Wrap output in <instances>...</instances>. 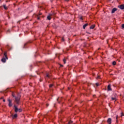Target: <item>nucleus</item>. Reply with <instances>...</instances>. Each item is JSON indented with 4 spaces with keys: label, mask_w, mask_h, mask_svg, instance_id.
Returning <instances> with one entry per match:
<instances>
[{
    "label": "nucleus",
    "mask_w": 124,
    "mask_h": 124,
    "mask_svg": "<svg viewBox=\"0 0 124 124\" xmlns=\"http://www.w3.org/2000/svg\"><path fill=\"white\" fill-rule=\"evenodd\" d=\"M80 19H82V17H81Z\"/></svg>",
    "instance_id": "obj_44"
},
{
    "label": "nucleus",
    "mask_w": 124,
    "mask_h": 124,
    "mask_svg": "<svg viewBox=\"0 0 124 124\" xmlns=\"http://www.w3.org/2000/svg\"><path fill=\"white\" fill-rule=\"evenodd\" d=\"M51 2H52L53 0H50Z\"/></svg>",
    "instance_id": "obj_37"
},
{
    "label": "nucleus",
    "mask_w": 124,
    "mask_h": 124,
    "mask_svg": "<svg viewBox=\"0 0 124 124\" xmlns=\"http://www.w3.org/2000/svg\"><path fill=\"white\" fill-rule=\"evenodd\" d=\"M20 94H18V96L17 97H16V99H15V102L16 103V104L19 105L20 103Z\"/></svg>",
    "instance_id": "obj_1"
},
{
    "label": "nucleus",
    "mask_w": 124,
    "mask_h": 124,
    "mask_svg": "<svg viewBox=\"0 0 124 124\" xmlns=\"http://www.w3.org/2000/svg\"><path fill=\"white\" fill-rule=\"evenodd\" d=\"M26 45H27V44H25L24 45V48H25V46H26Z\"/></svg>",
    "instance_id": "obj_34"
},
{
    "label": "nucleus",
    "mask_w": 124,
    "mask_h": 124,
    "mask_svg": "<svg viewBox=\"0 0 124 124\" xmlns=\"http://www.w3.org/2000/svg\"><path fill=\"white\" fill-rule=\"evenodd\" d=\"M0 99H3V97H1Z\"/></svg>",
    "instance_id": "obj_35"
},
{
    "label": "nucleus",
    "mask_w": 124,
    "mask_h": 124,
    "mask_svg": "<svg viewBox=\"0 0 124 124\" xmlns=\"http://www.w3.org/2000/svg\"><path fill=\"white\" fill-rule=\"evenodd\" d=\"M63 62H64V63H66V59H65V58H64L63 60Z\"/></svg>",
    "instance_id": "obj_18"
},
{
    "label": "nucleus",
    "mask_w": 124,
    "mask_h": 124,
    "mask_svg": "<svg viewBox=\"0 0 124 124\" xmlns=\"http://www.w3.org/2000/svg\"><path fill=\"white\" fill-rule=\"evenodd\" d=\"M87 33H89V32H87Z\"/></svg>",
    "instance_id": "obj_47"
},
{
    "label": "nucleus",
    "mask_w": 124,
    "mask_h": 124,
    "mask_svg": "<svg viewBox=\"0 0 124 124\" xmlns=\"http://www.w3.org/2000/svg\"><path fill=\"white\" fill-rule=\"evenodd\" d=\"M20 22H21V21H18V22H17V23H18L19 24H20Z\"/></svg>",
    "instance_id": "obj_31"
},
{
    "label": "nucleus",
    "mask_w": 124,
    "mask_h": 124,
    "mask_svg": "<svg viewBox=\"0 0 124 124\" xmlns=\"http://www.w3.org/2000/svg\"><path fill=\"white\" fill-rule=\"evenodd\" d=\"M66 1H68L69 0H65Z\"/></svg>",
    "instance_id": "obj_38"
},
{
    "label": "nucleus",
    "mask_w": 124,
    "mask_h": 124,
    "mask_svg": "<svg viewBox=\"0 0 124 124\" xmlns=\"http://www.w3.org/2000/svg\"><path fill=\"white\" fill-rule=\"evenodd\" d=\"M1 62H6V58L4 57L2 59H1Z\"/></svg>",
    "instance_id": "obj_8"
},
{
    "label": "nucleus",
    "mask_w": 124,
    "mask_h": 124,
    "mask_svg": "<svg viewBox=\"0 0 124 124\" xmlns=\"http://www.w3.org/2000/svg\"><path fill=\"white\" fill-rule=\"evenodd\" d=\"M122 27V29H124V24H123Z\"/></svg>",
    "instance_id": "obj_26"
},
{
    "label": "nucleus",
    "mask_w": 124,
    "mask_h": 124,
    "mask_svg": "<svg viewBox=\"0 0 124 124\" xmlns=\"http://www.w3.org/2000/svg\"><path fill=\"white\" fill-rule=\"evenodd\" d=\"M42 14L41 13H40L39 14V15H41Z\"/></svg>",
    "instance_id": "obj_33"
},
{
    "label": "nucleus",
    "mask_w": 124,
    "mask_h": 124,
    "mask_svg": "<svg viewBox=\"0 0 124 124\" xmlns=\"http://www.w3.org/2000/svg\"><path fill=\"white\" fill-rule=\"evenodd\" d=\"M96 87H98V86H99V83H96Z\"/></svg>",
    "instance_id": "obj_24"
},
{
    "label": "nucleus",
    "mask_w": 124,
    "mask_h": 124,
    "mask_svg": "<svg viewBox=\"0 0 124 124\" xmlns=\"http://www.w3.org/2000/svg\"><path fill=\"white\" fill-rule=\"evenodd\" d=\"M108 91H112V88H111V84H109L108 86Z\"/></svg>",
    "instance_id": "obj_9"
},
{
    "label": "nucleus",
    "mask_w": 124,
    "mask_h": 124,
    "mask_svg": "<svg viewBox=\"0 0 124 124\" xmlns=\"http://www.w3.org/2000/svg\"><path fill=\"white\" fill-rule=\"evenodd\" d=\"M46 107H48V106H49V104H46Z\"/></svg>",
    "instance_id": "obj_28"
},
{
    "label": "nucleus",
    "mask_w": 124,
    "mask_h": 124,
    "mask_svg": "<svg viewBox=\"0 0 124 124\" xmlns=\"http://www.w3.org/2000/svg\"><path fill=\"white\" fill-rule=\"evenodd\" d=\"M107 123L108 124H111L112 123V119L111 118H108L107 120Z\"/></svg>",
    "instance_id": "obj_6"
},
{
    "label": "nucleus",
    "mask_w": 124,
    "mask_h": 124,
    "mask_svg": "<svg viewBox=\"0 0 124 124\" xmlns=\"http://www.w3.org/2000/svg\"><path fill=\"white\" fill-rule=\"evenodd\" d=\"M62 41H64V38H62Z\"/></svg>",
    "instance_id": "obj_27"
},
{
    "label": "nucleus",
    "mask_w": 124,
    "mask_h": 124,
    "mask_svg": "<svg viewBox=\"0 0 124 124\" xmlns=\"http://www.w3.org/2000/svg\"><path fill=\"white\" fill-rule=\"evenodd\" d=\"M14 108H15V111L16 112V113H17V112L19 111V108H17V107L15 105L14 106Z\"/></svg>",
    "instance_id": "obj_4"
},
{
    "label": "nucleus",
    "mask_w": 124,
    "mask_h": 124,
    "mask_svg": "<svg viewBox=\"0 0 124 124\" xmlns=\"http://www.w3.org/2000/svg\"><path fill=\"white\" fill-rule=\"evenodd\" d=\"M7 31H10V30H8Z\"/></svg>",
    "instance_id": "obj_39"
},
{
    "label": "nucleus",
    "mask_w": 124,
    "mask_h": 124,
    "mask_svg": "<svg viewBox=\"0 0 124 124\" xmlns=\"http://www.w3.org/2000/svg\"><path fill=\"white\" fill-rule=\"evenodd\" d=\"M19 112H22V109H18Z\"/></svg>",
    "instance_id": "obj_25"
},
{
    "label": "nucleus",
    "mask_w": 124,
    "mask_h": 124,
    "mask_svg": "<svg viewBox=\"0 0 124 124\" xmlns=\"http://www.w3.org/2000/svg\"><path fill=\"white\" fill-rule=\"evenodd\" d=\"M95 27V25H93L90 27V29L92 30H93V29H94Z\"/></svg>",
    "instance_id": "obj_14"
},
{
    "label": "nucleus",
    "mask_w": 124,
    "mask_h": 124,
    "mask_svg": "<svg viewBox=\"0 0 124 124\" xmlns=\"http://www.w3.org/2000/svg\"><path fill=\"white\" fill-rule=\"evenodd\" d=\"M60 66H61L62 67V66H63V65H60Z\"/></svg>",
    "instance_id": "obj_36"
},
{
    "label": "nucleus",
    "mask_w": 124,
    "mask_h": 124,
    "mask_svg": "<svg viewBox=\"0 0 124 124\" xmlns=\"http://www.w3.org/2000/svg\"><path fill=\"white\" fill-rule=\"evenodd\" d=\"M4 55L5 58H6V60H8V58H7V53L6 52H4Z\"/></svg>",
    "instance_id": "obj_10"
},
{
    "label": "nucleus",
    "mask_w": 124,
    "mask_h": 124,
    "mask_svg": "<svg viewBox=\"0 0 124 124\" xmlns=\"http://www.w3.org/2000/svg\"><path fill=\"white\" fill-rule=\"evenodd\" d=\"M49 15H50V16L52 17V16H55V15H56V14L55 13H51L50 14H49Z\"/></svg>",
    "instance_id": "obj_15"
},
{
    "label": "nucleus",
    "mask_w": 124,
    "mask_h": 124,
    "mask_svg": "<svg viewBox=\"0 0 124 124\" xmlns=\"http://www.w3.org/2000/svg\"><path fill=\"white\" fill-rule=\"evenodd\" d=\"M26 19H28V16L26 17Z\"/></svg>",
    "instance_id": "obj_40"
},
{
    "label": "nucleus",
    "mask_w": 124,
    "mask_h": 124,
    "mask_svg": "<svg viewBox=\"0 0 124 124\" xmlns=\"http://www.w3.org/2000/svg\"><path fill=\"white\" fill-rule=\"evenodd\" d=\"M3 8H4V9H5L6 10H7V7H6V5H3Z\"/></svg>",
    "instance_id": "obj_17"
},
{
    "label": "nucleus",
    "mask_w": 124,
    "mask_h": 124,
    "mask_svg": "<svg viewBox=\"0 0 124 124\" xmlns=\"http://www.w3.org/2000/svg\"><path fill=\"white\" fill-rule=\"evenodd\" d=\"M100 48H98V50H100Z\"/></svg>",
    "instance_id": "obj_42"
},
{
    "label": "nucleus",
    "mask_w": 124,
    "mask_h": 124,
    "mask_svg": "<svg viewBox=\"0 0 124 124\" xmlns=\"http://www.w3.org/2000/svg\"><path fill=\"white\" fill-rule=\"evenodd\" d=\"M97 78H99V76H98Z\"/></svg>",
    "instance_id": "obj_41"
},
{
    "label": "nucleus",
    "mask_w": 124,
    "mask_h": 124,
    "mask_svg": "<svg viewBox=\"0 0 124 124\" xmlns=\"http://www.w3.org/2000/svg\"><path fill=\"white\" fill-rule=\"evenodd\" d=\"M18 117V115L17 114H15L14 115H13L12 118L13 119H16V118H17Z\"/></svg>",
    "instance_id": "obj_12"
},
{
    "label": "nucleus",
    "mask_w": 124,
    "mask_h": 124,
    "mask_svg": "<svg viewBox=\"0 0 124 124\" xmlns=\"http://www.w3.org/2000/svg\"><path fill=\"white\" fill-rule=\"evenodd\" d=\"M116 122L117 123H118V115L116 116Z\"/></svg>",
    "instance_id": "obj_22"
},
{
    "label": "nucleus",
    "mask_w": 124,
    "mask_h": 124,
    "mask_svg": "<svg viewBox=\"0 0 124 124\" xmlns=\"http://www.w3.org/2000/svg\"><path fill=\"white\" fill-rule=\"evenodd\" d=\"M111 99H112V100H116V98L112 97Z\"/></svg>",
    "instance_id": "obj_23"
},
{
    "label": "nucleus",
    "mask_w": 124,
    "mask_h": 124,
    "mask_svg": "<svg viewBox=\"0 0 124 124\" xmlns=\"http://www.w3.org/2000/svg\"><path fill=\"white\" fill-rule=\"evenodd\" d=\"M117 10H118V9L117 8H114L111 11V14H114V13H115V12H116Z\"/></svg>",
    "instance_id": "obj_3"
},
{
    "label": "nucleus",
    "mask_w": 124,
    "mask_h": 124,
    "mask_svg": "<svg viewBox=\"0 0 124 124\" xmlns=\"http://www.w3.org/2000/svg\"><path fill=\"white\" fill-rule=\"evenodd\" d=\"M112 64H113V65H116V64H117V62H116V61L113 62Z\"/></svg>",
    "instance_id": "obj_16"
},
{
    "label": "nucleus",
    "mask_w": 124,
    "mask_h": 124,
    "mask_svg": "<svg viewBox=\"0 0 124 124\" xmlns=\"http://www.w3.org/2000/svg\"><path fill=\"white\" fill-rule=\"evenodd\" d=\"M73 124V121H70L68 122V124Z\"/></svg>",
    "instance_id": "obj_19"
},
{
    "label": "nucleus",
    "mask_w": 124,
    "mask_h": 124,
    "mask_svg": "<svg viewBox=\"0 0 124 124\" xmlns=\"http://www.w3.org/2000/svg\"><path fill=\"white\" fill-rule=\"evenodd\" d=\"M45 78H46V79H48L49 78H51V75H50L49 74H46Z\"/></svg>",
    "instance_id": "obj_7"
},
{
    "label": "nucleus",
    "mask_w": 124,
    "mask_h": 124,
    "mask_svg": "<svg viewBox=\"0 0 124 124\" xmlns=\"http://www.w3.org/2000/svg\"><path fill=\"white\" fill-rule=\"evenodd\" d=\"M93 96H95V95H94Z\"/></svg>",
    "instance_id": "obj_43"
},
{
    "label": "nucleus",
    "mask_w": 124,
    "mask_h": 124,
    "mask_svg": "<svg viewBox=\"0 0 124 124\" xmlns=\"http://www.w3.org/2000/svg\"><path fill=\"white\" fill-rule=\"evenodd\" d=\"M118 7L120 8L122 10H124V4H122L118 6Z\"/></svg>",
    "instance_id": "obj_5"
},
{
    "label": "nucleus",
    "mask_w": 124,
    "mask_h": 124,
    "mask_svg": "<svg viewBox=\"0 0 124 124\" xmlns=\"http://www.w3.org/2000/svg\"><path fill=\"white\" fill-rule=\"evenodd\" d=\"M12 96H13V97H15V96L14 95V94L13 93Z\"/></svg>",
    "instance_id": "obj_30"
},
{
    "label": "nucleus",
    "mask_w": 124,
    "mask_h": 124,
    "mask_svg": "<svg viewBox=\"0 0 124 124\" xmlns=\"http://www.w3.org/2000/svg\"><path fill=\"white\" fill-rule=\"evenodd\" d=\"M1 1V0H0V1Z\"/></svg>",
    "instance_id": "obj_46"
},
{
    "label": "nucleus",
    "mask_w": 124,
    "mask_h": 124,
    "mask_svg": "<svg viewBox=\"0 0 124 124\" xmlns=\"http://www.w3.org/2000/svg\"><path fill=\"white\" fill-rule=\"evenodd\" d=\"M36 17H37V20H40V17H39L38 16V15H36Z\"/></svg>",
    "instance_id": "obj_20"
},
{
    "label": "nucleus",
    "mask_w": 124,
    "mask_h": 124,
    "mask_svg": "<svg viewBox=\"0 0 124 124\" xmlns=\"http://www.w3.org/2000/svg\"><path fill=\"white\" fill-rule=\"evenodd\" d=\"M3 102H5V99L3 100Z\"/></svg>",
    "instance_id": "obj_32"
},
{
    "label": "nucleus",
    "mask_w": 124,
    "mask_h": 124,
    "mask_svg": "<svg viewBox=\"0 0 124 124\" xmlns=\"http://www.w3.org/2000/svg\"><path fill=\"white\" fill-rule=\"evenodd\" d=\"M53 86H54L53 84H50L49 88H52V87H53Z\"/></svg>",
    "instance_id": "obj_21"
},
{
    "label": "nucleus",
    "mask_w": 124,
    "mask_h": 124,
    "mask_svg": "<svg viewBox=\"0 0 124 124\" xmlns=\"http://www.w3.org/2000/svg\"><path fill=\"white\" fill-rule=\"evenodd\" d=\"M123 116H124V113H122L121 114V117H123Z\"/></svg>",
    "instance_id": "obj_29"
},
{
    "label": "nucleus",
    "mask_w": 124,
    "mask_h": 124,
    "mask_svg": "<svg viewBox=\"0 0 124 124\" xmlns=\"http://www.w3.org/2000/svg\"><path fill=\"white\" fill-rule=\"evenodd\" d=\"M8 102H9V104H8V106L9 107H12V101H11V100H10V99H9L8 100Z\"/></svg>",
    "instance_id": "obj_2"
},
{
    "label": "nucleus",
    "mask_w": 124,
    "mask_h": 124,
    "mask_svg": "<svg viewBox=\"0 0 124 124\" xmlns=\"http://www.w3.org/2000/svg\"><path fill=\"white\" fill-rule=\"evenodd\" d=\"M57 100H59V99H57Z\"/></svg>",
    "instance_id": "obj_45"
},
{
    "label": "nucleus",
    "mask_w": 124,
    "mask_h": 124,
    "mask_svg": "<svg viewBox=\"0 0 124 124\" xmlns=\"http://www.w3.org/2000/svg\"><path fill=\"white\" fill-rule=\"evenodd\" d=\"M88 23H86L83 25V28L84 29V30L86 29V27H88Z\"/></svg>",
    "instance_id": "obj_11"
},
{
    "label": "nucleus",
    "mask_w": 124,
    "mask_h": 124,
    "mask_svg": "<svg viewBox=\"0 0 124 124\" xmlns=\"http://www.w3.org/2000/svg\"><path fill=\"white\" fill-rule=\"evenodd\" d=\"M51 17H52L50 15H48L47 16V20H51Z\"/></svg>",
    "instance_id": "obj_13"
}]
</instances>
